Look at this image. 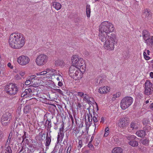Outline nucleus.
<instances>
[{
	"instance_id": "nucleus-26",
	"label": "nucleus",
	"mask_w": 153,
	"mask_h": 153,
	"mask_svg": "<svg viewBox=\"0 0 153 153\" xmlns=\"http://www.w3.org/2000/svg\"><path fill=\"white\" fill-rule=\"evenodd\" d=\"M86 13L88 17H89L90 16L91 10L90 5H87L86 10Z\"/></svg>"
},
{
	"instance_id": "nucleus-39",
	"label": "nucleus",
	"mask_w": 153,
	"mask_h": 153,
	"mask_svg": "<svg viewBox=\"0 0 153 153\" xmlns=\"http://www.w3.org/2000/svg\"><path fill=\"white\" fill-rule=\"evenodd\" d=\"M63 129L64 128H60L59 130L60 133V134H61V137H63L64 136V134L63 133Z\"/></svg>"
},
{
	"instance_id": "nucleus-60",
	"label": "nucleus",
	"mask_w": 153,
	"mask_h": 153,
	"mask_svg": "<svg viewBox=\"0 0 153 153\" xmlns=\"http://www.w3.org/2000/svg\"><path fill=\"white\" fill-rule=\"evenodd\" d=\"M88 97L86 96L84 97V99L85 101H88V100L89 99Z\"/></svg>"
},
{
	"instance_id": "nucleus-9",
	"label": "nucleus",
	"mask_w": 153,
	"mask_h": 153,
	"mask_svg": "<svg viewBox=\"0 0 153 153\" xmlns=\"http://www.w3.org/2000/svg\"><path fill=\"white\" fill-rule=\"evenodd\" d=\"M144 85V94L147 96L152 94L153 91V84L152 82L147 80L145 82Z\"/></svg>"
},
{
	"instance_id": "nucleus-54",
	"label": "nucleus",
	"mask_w": 153,
	"mask_h": 153,
	"mask_svg": "<svg viewBox=\"0 0 153 153\" xmlns=\"http://www.w3.org/2000/svg\"><path fill=\"white\" fill-rule=\"evenodd\" d=\"M25 74V73L24 72L21 71L19 73V74L22 76H23Z\"/></svg>"
},
{
	"instance_id": "nucleus-33",
	"label": "nucleus",
	"mask_w": 153,
	"mask_h": 153,
	"mask_svg": "<svg viewBox=\"0 0 153 153\" xmlns=\"http://www.w3.org/2000/svg\"><path fill=\"white\" fill-rule=\"evenodd\" d=\"M88 121L89 122H92L93 120L92 115L90 113H89V115L88 116Z\"/></svg>"
},
{
	"instance_id": "nucleus-19",
	"label": "nucleus",
	"mask_w": 153,
	"mask_h": 153,
	"mask_svg": "<svg viewBox=\"0 0 153 153\" xmlns=\"http://www.w3.org/2000/svg\"><path fill=\"white\" fill-rule=\"evenodd\" d=\"M112 153H123V149L119 147L114 148L112 151Z\"/></svg>"
},
{
	"instance_id": "nucleus-23",
	"label": "nucleus",
	"mask_w": 153,
	"mask_h": 153,
	"mask_svg": "<svg viewBox=\"0 0 153 153\" xmlns=\"http://www.w3.org/2000/svg\"><path fill=\"white\" fill-rule=\"evenodd\" d=\"M128 143L131 146L133 147H135L138 146V143L137 141L133 140L130 141Z\"/></svg>"
},
{
	"instance_id": "nucleus-62",
	"label": "nucleus",
	"mask_w": 153,
	"mask_h": 153,
	"mask_svg": "<svg viewBox=\"0 0 153 153\" xmlns=\"http://www.w3.org/2000/svg\"><path fill=\"white\" fill-rule=\"evenodd\" d=\"M150 107L152 110L153 111V103L150 105Z\"/></svg>"
},
{
	"instance_id": "nucleus-25",
	"label": "nucleus",
	"mask_w": 153,
	"mask_h": 153,
	"mask_svg": "<svg viewBox=\"0 0 153 153\" xmlns=\"http://www.w3.org/2000/svg\"><path fill=\"white\" fill-rule=\"evenodd\" d=\"M130 127L132 129H137L138 127L137 123L136 122H132L130 124Z\"/></svg>"
},
{
	"instance_id": "nucleus-6",
	"label": "nucleus",
	"mask_w": 153,
	"mask_h": 153,
	"mask_svg": "<svg viewBox=\"0 0 153 153\" xmlns=\"http://www.w3.org/2000/svg\"><path fill=\"white\" fill-rule=\"evenodd\" d=\"M133 100V99L130 97H126L123 98L120 102L121 107L123 110L125 109L132 104Z\"/></svg>"
},
{
	"instance_id": "nucleus-55",
	"label": "nucleus",
	"mask_w": 153,
	"mask_h": 153,
	"mask_svg": "<svg viewBox=\"0 0 153 153\" xmlns=\"http://www.w3.org/2000/svg\"><path fill=\"white\" fill-rule=\"evenodd\" d=\"M62 82L61 81H59L58 83V85L59 86H61L62 85Z\"/></svg>"
},
{
	"instance_id": "nucleus-7",
	"label": "nucleus",
	"mask_w": 153,
	"mask_h": 153,
	"mask_svg": "<svg viewBox=\"0 0 153 153\" xmlns=\"http://www.w3.org/2000/svg\"><path fill=\"white\" fill-rule=\"evenodd\" d=\"M11 114L7 112L4 114L1 118V122L2 125L3 126H6L9 125L12 119Z\"/></svg>"
},
{
	"instance_id": "nucleus-4",
	"label": "nucleus",
	"mask_w": 153,
	"mask_h": 153,
	"mask_svg": "<svg viewBox=\"0 0 153 153\" xmlns=\"http://www.w3.org/2000/svg\"><path fill=\"white\" fill-rule=\"evenodd\" d=\"M83 73L79 68L74 65L71 66L69 69V74L74 79L77 80L82 78Z\"/></svg>"
},
{
	"instance_id": "nucleus-48",
	"label": "nucleus",
	"mask_w": 153,
	"mask_h": 153,
	"mask_svg": "<svg viewBox=\"0 0 153 153\" xmlns=\"http://www.w3.org/2000/svg\"><path fill=\"white\" fill-rule=\"evenodd\" d=\"M78 95L80 97H82L84 95V93L82 92H78Z\"/></svg>"
},
{
	"instance_id": "nucleus-8",
	"label": "nucleus",
	"mask_w": 153,
	"mask_h": 153,
	"mask_svg": "<svg viewBox=\"0 0 153 153\" xmlns=\"http://www.w3.org/2000/svg\"><path fill=\"white\" fill-rule=\"evenodd\" d=\"M20 33L15 32L11 34L9 39V43L10 46L14 48L17 43L19 37V34Z\"/></svg>"
},
{
	"instance_id": "nucleus-17",
	"label": "nucleus",
	"mask_w": 153,
	"mask_h": 153,
	"mask_svg": "<svg viewBox=\"0 0 153 153\" xmlns=\"http://www.w3.org/2000/svg\"><path fill=\"white\" fill-rule=\"evenodd\" d=\"M143 37L145 41L150 37V33L146 30H144L143 32Z\"/></svg>"
},
{
	"instance_id": "nucleus-53",
	"label": "nucleus",
	"mask_w": 153,
	"mask_h": 153,
	"mask_svg": "<svg viewBox=\"0 0 153 153\" xmlns=\"http://www.w3.org/2000/svg\"><path fill=\"white\" fill-rule=\"evenodd\" d=\"M27 93L25 92H25H23L22 94H21V97H25V95H27Z\"/></svg>"
},
{
	"instance_id": "nucleus-56",
	"label": "nucleus",
	"mask_w": 153,
	"mask_h": 153,
	"mask_svg": "<svg viewBox=\"0 0 153 153\" xmlns=\"http://www.w3.org/2000/svg\"><path fill=\"white\" fill-rule=\"evenodd\" d=\"M77 106L78 108H81V107L82 106L81 104L79 102H78L77 103Z\"/></svg>"
},
{
	"instance_id": "nucleus-1",
	"label": "nucleus",
	"mask_w": 153,
	"mask_h": 153,
	"mask_svg": "<svg viewBox=\"0 0 153 153\" xmlns=\"http://www.w3.org/2000/svg\"><path fill=\"white\" fill-rule=\"evenodd\" d=\"M113 25L108 21L102 22L100 26L99 36L100 39L102 42H104L110 32L114 31Z\"/></svg>"
},
{
	"instance_id": "nucleus-2",
	"label": "nucleus",
	"mask_w": 153,
	"mask_h": 153,
	"mask_svg": "<svg viewBox=\"0 0 153 153\" xmlns=\"http://www.w3.org/2000/svg\"><path fill=\"white\" fill-rule=\"evenodd\" d=\"M104 45V48L106 49L109 51H112L114 49L115 45H116L117 41L115 35L112 33L110 35L108 36L105 40Z\"/></svg>"
},
{
	"instance_id": "nucleus-18",
	"label": "nucleus",
	"mask_w": 153,
	"mask_h": 153,
	"mask_svg": "<svg viewBox=\"0 0 153 153\" xmlns=\"http://www.w3.org/2000/svg\"><path fill=\"white\" fill-rule=\"evenodd\" d=\"M54 64L56 67H63L65 65V62L63 60H58L55 61Z\"/></svg>"
},
{
	"instance_id": "nucleus-35",
	"label": "nucleus",
	"mask_w": 153,
	"mask_h": 153,
	"mask_svg": "<svg viewBox=\"0 0 153 153\" xmlns=\"http://www.w3.org/2000/svg\"><path fill=\"white\" fill-rule=\"evenodd\" d=\"M143 54L144 57L146 60H148L149 59L150 57L147 56L146 53V52H144Z\"/></svg>"
},
{
	"instance_id": "nucleus-44",
	"label": "nucleus",
	"mask_w": 153,
	"mask_h": 153,
	"mask_svg": "<svg viewBox=\"0 0 153 153\" xmlns=\"http://www.w3.org/2000/svg\"><path fill=\"white\" fill-rule=\"evenodd\" d=\"M93 119L94 123H97L98 121L97 119L96 116H94Z\"/></svg>"
},
{
	"instance_id": "nucleus-13",
	"label": "nucleus",
	"mask_w": 153,
	"mask_h": 153,
	"mask_svg": "<svg viewBox=\"0 0 153 153\" xmlns=\"http://www.w3.org/2000/svg\"><path fill=\"white\" fill-rule=\"evenodd\" d=\"M128 124V121L126 118H123L120 119L118 123V125L120 128H124Z\"/></svg>"
},
{
	"instance_id": "nucleus-15",
	"label": "nucleus",
	"mask_w": 153,
	"mask_h": 153,
	"mask_svg": "<svg viewBox=\"0 0 153 153\" xmlns=\"http://www.w3.org/2000/svg\"><path fill=\"white\" fill-rule=\"evenodd\" d=\"M51 139V135L50 133L49 134H48V132L46 134V137L45 140V146L46 147L49 146L50 145Z\"/></svg>"
},
{
	"instance_id": "nucleus-46",
	"label": "nucleus",
	"mask_w": 153,
	"mask_h": 153,
	"mask_svg": "<svg viewBox=\"0 0 153 153\" xmlns=\"http://www.w3.org/2000/svg\"><path fill=\"white\" fill-rule=\"evenodd\" d=\"M36 74L37 76H41V75H44V72L43 71L42 72H41L36 73Z\"/></svg>"
},
{
	"instance_id": "nucleus-37",
	"label": "nucleus",
	"mask_w": 153,
	"mask_h": 153,
	"mask_svg": "<svg viewBox=\"0 0 153 153\" xmlns=\"http://www.w3.org/2000/svg\"><path fill=\"white\" fill-rule=\"evenodd\" d=\"M56 79L57 81H60L63 82L64 80V79L61 75H60L59 77H57L56 78Z\"/></svg>"
},
{
	"instance_id": "nucleus-43",
	"label": "nucleus",
	"mask_w": 153,
	"mask_h": 153,
	"mask_svg": "<svg viewBox=\"0 0 153 153\" xmlns=\"http://www.w3.org/2000/svg\"><path fill=\"white\" fill-rule=\"evenodd\" d=\"M24 135H23V136H22V143L24 141V139H25L26 137V132L25 131H24Z\"/></svg>"
},
{
	"instance_id": "nucleus-50",
	"label": "nucleus",
	"mask_w": 153,
	"mask_h": 153,
	"mask_svg": "<svg viewBox=\"0 0 153 153\" xmlns=\"http://www.w3.org/2000/svg\"><path fill=\"white\" fill-rule=\"evenodd\" d=\"M105 90L106 91V93L107 92H109L110 91V89L109 87H105Z\"/></svg>"
},
{
	"instance_id": "nucleus-28",
	"label": "nucleus",
	"mask_w": 153,
	"mask_h": 153,
	"mask_svg": "<svg viewBox=\"0 0 153 153\" xmlns=\"http://www.w3.org/2000/svg\"><path fill=\"white\" fill-rule=\"evenodd\" d=\"M105 88V86L103 88H100L98 89V92L100 94H105L106 93Z\"/></svg>"
},
{
	"instance_id": "nucleus-45",
	"label": "nucleus",
	"mask_w": 153,
	"mask_h": 153,
	"mask_svg": "<svg viewBox=\"0 0 153 153\" xmlns=\"http://www.w3.org/2000/svg\"><path fill=\"white\" fill-rule=\"evenodd\" d=\"M36 76H37V75L36 74L34 75L31 76H30V79H31V80H32L33 79H35V78L36 77Z\"/></svg>"
},
{
	"instance_id": "nucleus-16",
	"label": "nucleus",
	"mask_w": 153,
	"mask_h": 153,
	"mask_svg": "<svg viewBox=\"0 0 153 153\" xmlns=\"http://www.w3.org/2000/svg\"><path fill=\"white\" fill-rule=\"evenodd\" d=\"M143 15L145 16L146 18L148 19H150L152 17V13L150 10L148 9L144 10Z\"/></svg>"
},
{
	"instance_id": "nucleus-36",
	"label": "nucleus",
	"mask_w": 153,
	"mask_h": 153,
	"mask_svg": "<svg viewBox=\"0 0 153 153\" xmlns=\"http://www.w3.org/2000/svg\"><path fill=\"white\" fill-rule=\"evenodd\" d=\"M21 107H18L16 112V114H17V115L18 116H19L20 115V113L21 112Z\"/></svg>"
},
{
	"instance_id": "nucleus-51",
	"label": "nucleus",
	"mask_w": 153,
	"mask_h": 153,
	"mask_svg": "<svg viewBox=\"0 0 153 153\" xmlns=\"http://www.w3.org/2000/svg\"><path fill=\"white\" fill-rule=\"evenodd\" d=\"M71 149V145L70 144H69L68 146V148L67 151H68L70 152V151Z\"/></svg>"
},
{
	"instance_id": "nucleus-32",
	"label": "nucleus",
	"mask_w": 153,
	"mask_h": 153,
	"mask_svg": "<svg viewBox=\"0 0 153 153\" xmlns=\"http://www.w3.org/2000/svg\"><path fill=\"white\" fill-rule=\"evenodd\" d=\"M4 137V133L3 131L0 130V142L2 140V139Z\"/></svg>"
},
{
	"instance_id": "nucleus-64",
	"label": "nucleus",
	"mask_w": 153,
	"mask_h": 153,
	"mask_svg": "<svg viewBox=\"0 0 153 153\" xmlns=\"http://www.w3.org/2000/svg\"><path fill=\"white\" fill-rule=\"evenodd\" d=\"M108 134V133H107V132H105L104 134V137H107Z\"/></svg>"
},
{
	"instance_id": "nucleus-31",
	"label": "nucleus",
	"mask_w": 153,
	"mask_h": 153,
	"mask_svg": "<svg viewBox=\"0 0 153 153\" xmlns=\"http://www.w3.org/2000/svg\"><path fill=\"white\" fill-rule=\"evenodd\" d=\"M46 124H47L48 125V129H49L50 130L51 127V120H47L46 121Z\"/></svg>"
},
{
	"instance_id": "nucleus-14",
	"label": "nucleus",
	"mask_w": 153,
	"mask_h": 153,
	"mask_svg": "<svg viewBox=\"0 0 153 153\" xmlns=\"http://www.w3.org/2000/svg\"><path fill=\"white\" fill-rule=\"evenodd\" d=\"M143 130H140L138 131H137L135 133L136 135L139 137H145L146 134V132L145 131V130H148L149 128V129H151V127L150 126H147L146 127L145 126L143 127Z\"/></svg>"
},
{
	"instance_id": "nucleus-63",
	"label": "nucleus",
	"mask_w": 153,
	"mask_h": 153,
	"mask_svg": "<svg viewBox=\"0 0 153 153\" xmlns=\"http://www.w3.org/2000/svg\"><path fill=\"white\" fill-rule=\"evenodd\" d=\"M105 132H107V133H108L109 132V128H105Z\"/></svg>"
},
{
	"instance_id": "nucleus-22",
	"label": "nucleus",
	"mask_w": 153,
	"mask_h": 153,
	"mask_svg": "<svg viewBox=\"0 0 153 153\" xmlns=\"http://www.w3.org/2000/svg\"><path fill=\"white\" fill-rule=\"evenodd\" d=\"M147 45L152 46L153 45V36L149 38L145 41Z\"/></svg>"
},
{
	"instance_id": "nucleus-34",
	"label": "nucleus",
	"mask_w": 153,
	"mask_h": 153,
	"mask_svg": "<svg viewBox=\"0 0 153 153\" xmlns=\"http://www.w3.org/2000/svg\"><path fill=\"white\" fill-rule=\"evenodd\" d=\"M6 153H11L12 150L10 146H8L6 149Z\"/></svg>"
},
{
	"instance_id": "nucleus-5",
	"label": "nucleus",
	"mask_w": 153,
	"mask_h": 153,
	"mask_svg": "<svg viewBox=\"0 0 153 153\" xmlns=\"http://www.w3.org/2000/svg\"><path fill=\"white\" fill-rule=\"evenodd\" d=\"M18 89L16 84L13 83L6 85L5 88V91L6 93L10 95H14L16 94Z\"/></svg>"
},
{
	"instance_id": "nucleus-24",
	"label": "nucleus",
	"mask_w": 153,
	"mask_h": 153,
	"mask_svg": "<svg viewBox=\"0 0 153 153\" xmlns=\"http://www.w3.org/2000/svg\"><path fill=\"white\" fill-rule=\"evenodd\" d=\"M126 138L130 140H133L137 138V137L133 135H128L126 136Z\"/></svg>"
},
{
	"instance_id": "nucleus-52",
	"label": "nucleus",
	"mask_w": 153,
	"mask_h": 153,
	"mask_svg": "<svg viewBox=\"0 0 153 153\" xmlns=\"http://www.w3.org/2000/svg\"><path fill=\"white\" fill-rule=\"evenodd\" d=\"M11 139V137H10V136L9 135L8 137V139L7 141L6 144H8L10 143V140Z\"/></svg>"
},
{
	"instance_id": "nucleus-29",
	"label": "nucleus",
	"mask_w": 153,
	"mask_h": 153,
	"mask_svg": "<svg viewBox=\"0 0 153 153\" xmlns=\"http://www.w3.org/2000/svg\"><path fill=\"white\" fill-rule=\"evenodd\" d=\"M149 140L148 139H145L142 141V143L145 145H148L149 143Z\"/></svg>"
},
{
	"instance_id": "nucleus-40",
	"label": "nucleus",
	"mask_w": 153,
	"mask_h": 153,
	"mask_svg": "<svg viewBox=\"0 0 153 153\" xmlns=\"http://www.w3.org/2000/svg\"><path fill=\"white\" fill-rule=\"evenodd\" d=\"M32 80L30 79V78L27 80L25 82V84L26 85H28L30 84Z\"/></svg>"
},
{
	"instance_id": "nucleus-49",
	"label": "nucleus",
	"mask_w": 153,
	"mask_h": 153,
	"mask_svg": "<svg viewBox=\"0 0 153 153\" xmlns=\"http://www.w3.org/2000/svg\"><path fill=\"white\" fill-rule=\"evenodd\" d=\"M79 145L80 147L81 148L82 146V140H80L79 142Z\"/></svg>"
},
{
	"instance_id": "nucleus-38",
	"label": "nucleus",
	"mask_w": 153,
	"mask_h": 153,
	"mask_svg": "<svg viewBox=\"0 0 153 153\" xmlns=\"http://www.w3.org/2000/svg\"><path fill=\"white\" fill-rule=\"evenodd\" d=\"M25 91V93L26 92L27 94L32 92V90L31 88H29L28 89H26Z\"/></svg>"
},
{
	"instance_id": "nucleus-20",
	"label": "nucleus",
	"mask_w": 153,
	"mask_h": 153,
	"mask_svg": "<svg viewBox=\"0 0 153 153\" xmlns=\"http://www.w3.org/2000/svg\"><path fill=\"white\" fill-rule=\"evenodd\" d=\"M52 4L53 7L57 10L60 9L61 8L62 6L59 3L53 2Z\"/></svg>"
},
{
	"instance_id": "nucleus-47",
	"label": "nucleus",
	"mask_w": 153,
	"mask_h": 153,
	"mask_svg": "<svg viewBox=\"0 0 153 153\" xmlns=\"http://www.w3.org/2000/svg\"><path fill=\"white\" fill-rule=\"evenodd\" d=\"M91 141H90L88 144V146L90 148H91L93 147V145H92V144H91Z\"/></svg>"
},
{
	"instance_id": "nucleus-30",
	"label": "nucleus",
	"mask_w": 153,
	"mask_h": 153,
	"mask_svg": "<svg viewBox=\"0 0 153 153\" xmlns=\"http://www.w3.org/2000/svg\"><path fill=\"white\" fill-rule=\"evenodd\" d=\"M121 95V94L120 92H117L116 94L113 95V97H112V100H115L116 98L119 97Z\"/></svg>"
},
{
	"instance_id": "nucleus-59",
	"label": "nucleus",
	"mask_w": 153,
	"mask_h": 153,
	"mask_svg": "<svg viewBox=\"0 0 153 153\" xmlns=\"http://www.w3.org/2000/svg\"><path fill=\"white\" fill-rule=\"evenodd\" d=\"M45 135H46V134H45V132H44L42 134V137H44V139H45Z\"/></svg>"
},
{
	"instance_id": "nucleus-61",
	"label": "nucleus",
	"mask_w": 153,
	"mask_h": 153,
	"mask_svg": "<svg viewBox=\"0 0 153 153\" xmlns=\"http://www.w3.org/2000/svg\"><path fill=\"white\" fill-rule=\"evenodd\" d=\"M150 76L152 78H153V72H151L150 73Z\"/></svg>"
},
{
	"instance_id": "nucleus-27",
	"label": "nucleus",
	"mask_w": 153,
	"mask_h": 153,
	"mask_svg": "<svg viewBox=\"0 0 153 153\" xmlns=\"http://www.w3.org/2000/svg\"><path fill=\"white\" fill-rule=\"evenodd\" d=\"M143 125L146 126H148V125H149V121L148 119L147 118H145L143 120Z\"/></svg>"
},
{
	"instance_id": "nucleus-42",
	"label": "nucleus",
	"mask_w": 153,
	"mask_h": 153,
	"mask_svg": "<svg viewBox=\"0 0 153 153\" xmlns=\"http://www.w3.org/2000/svg\"><path fill=\"white\" fill-rule=\"evenodd\" d=\"M51 71L53 73L52 74V76H54L56 75V73H57L56 71L54 69H51Z\"/></svg>"
},
{
	"instance_id": "nucleus-12",
	"label": "nucleus",
	"mask_w": 153,
	"mask_h": 153,
	"mask_svg": "<svg viewBox=\"0 0 153 153\" xmlns=\"http://www.w3.org/2000/svg\"><path fill=\"white\" fill-rule=\"evenodd\" d=\"M30 61V59L28 57L24 55L20 56L17 59L18 62L21 65L23 66L27 64Z\"/></svg>"
},
{
	"instance_id": "nucleus-3",
	"label": "nucleus",
	"mask_w": 153,
	"mask_h": 153,
	"mask_svg": "<svg viewBox=\"0 0 153 153\" xmlns=\"http://www.w3.org/2000/svg\"><path fill=\"white\" fill-rule=\"evenodd\" d=\"M73 65L81 69L82 73H84L86 70V65L84 60L81 58H79L77 55H73L71 58Z\"/></svg>"
},
{
	"instance_id": "nucleus-58",
	"label": "nucleus",
	"mask_w": 153,
	"mask_h": 153,
	"mask_svg": "<svg viewBox=\"0 0 153 153\" xmlns=\"http://www.w3.org/2000/svg\"><path fill=\"white\" fill-rule=\"evenodd\" d=\"M104 118L103 117H102L101 118V120L100 121V123H103L104 120Z\"/></svg>"
},
{
	"instance_id": "nucleus-57",
	"label": "nucleus",
	"mask_w": 153,
	"mask_h": 153,
	"mask_svg": "<svg viewBox=\"0 0 153 153\" xmlns=\"http://www.w3.org/2000/svg\"><path fill=\"white\" fill-rule=\"evenodd\" d=\"M15 77L17 79H20V78L19 76L17 74L16 76H15Z\"/></svg>"
},
{
	"instance_id": "nucleus-10",
	"label": "nucleus",
	"mask_w": 153,
	"mask_h": 153,
	"mask_svg": "<svg viewBox=\"0 0 153 153\" xmlns=\"http://www.w3.org/2000/svg\"><path fill=\"white\" fill-rule=\"evenodd\" d=\"M48 57L44 54H41L37 56L36 59L37 65L39 66L43 65L47 61Z\"/></svg>"
},
{
	"instance_id": "nucleus-21",
	"label": "nucleus",
	"mask_w": 153,
	"mask_h": 153,
	"mask_svg": "<svg viewBox=\"0 0 153 153\" xmlns=\"http://www.w3.org/2000/svg\"><path fill=\"white\" fill-rule=\"evenodd\" d=\"M31 110V106L30 105H25L24 108V112L27 114L29 113Z\"/></svg>"
},
{
	"instance_id": "nucleus-11",
	"label": "nucleus",
	"mask_w": 153,
	"mask_h": 153,
	"mask_svg": "<svg viewBox=\"0 0 153 153\" xmlns=\"http://www.w3.org/2000/svg\"><path fill=\"white\" fill-rule=\"evenodd\" d=\"M25 38L22 33L19 34V37L16 45L14 47V49H20L25 45Z\"/></svg>"
},
{
	"instance_id": "nucleus-41",
	"label": "nucleus",
	"mask_w": 153,
	"mask_h": 153,
	"mask_svg": "<svg viewBox=\"0 0 153 153\" xmlns=\"http://www.w3.org/2000/svg\"><path fill=\"white\" fill-rule=\"evenodd\" d=\"M55 91L59 93L60 94L63 95L62 91L60 89H55Z\"/></svg>"
}]
</instances>
